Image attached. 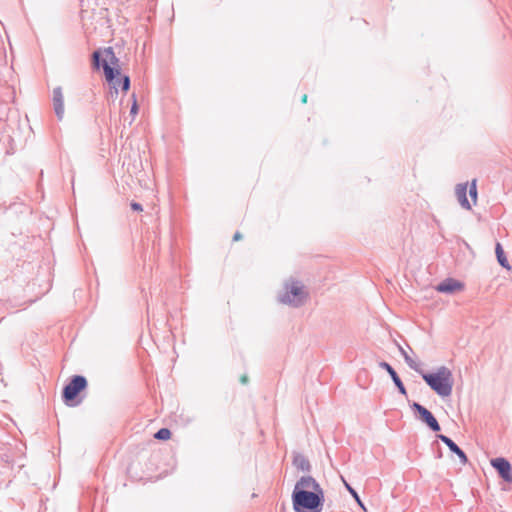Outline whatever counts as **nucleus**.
<instances>
[{
    "label": "nucleus",
    "mask_w": 512,
    "mask_h": 512,
    "mask_svg": "<svg viewBox=\"0 0 512 512\" xmlns=\"http://www.w3.org/2000/svg\"><path fill=\"white\" fill-rule=\"evenodd\" d=\"M426 384H453L452 372L446 366H439L432 371L422 369L419 373Z\"/></svg>",
    "instance_id": "obj_4"
},
{
    "label": "nucleus",
    "mask_w": 512,
    "mask_h": 512,
    "mask_svg": "<svg viewBox=\"0 0 512 512\" xmlns=\"http://www.w3.org/2000/svg\"><path fill=\"white\" fill-rule=\"evenodd\" d=\"M131 86L130 77L127 75L118 76V83H117V89L120 87L121 90L126 93L129 91Z\"/></svg>",
    "instance_id": "obj_16"
},
{
    "label": "nucleus",
    "mask_w": 512,
    "mask_h": 512,
    "mask_svg": "<svg viewBox=\"0 0 512 512\" xmlns=\"http://www.w3.org/2000/svg\"><path fill=\"white\" fill-rule=\"evenodd\" d=\"M399 350H400L401 354L403 355L407 365L410 368L414 369L416 372L420 373V371L423 369L422 368L423 364L418 363L415 359H413L411 357V355H409L408 352L406 350H404L401 346H399Z\"/></svg>",
    "instance_id": "obj_14"
},
{
    "label": "nucleus",
    "mask_w": 512,
    "mask_h": 512,
    "mask_svg": "<svg viewBox=\"0 0 512 512\" xmlns=\"http://www.w3.org/2000/svg\"><path fill=\"white\" fill-rule=\"evenodd\" d=\"M410 408L413 410L415 417L425 423L433 432H439L441 426L435 416L426 407L418 402L410 403Z\"/></svg>",
    "instance_id": "obj_6"
},
{
    "label": "nucleus",
    "mask_w": 512,
    "mask_h": 512,
    "mask_svg": "<svg viewBox=\"0 0 512 512\" xmlns=\"http://www.w3.org/2000/svg\"><path fill=\"white\" fill-rule=\"evenodd\" d=\"M379 367L385 369L390 374L393 384H403L401 378L389 363L382 361L379 363Z\"/></svg>",
    "instance_id": "obj_15"
},
{
    "label": "nucleus",
    "mask_w": 512,
    "mask_h": 512,
    "mask_svg": "<svg viewBox=\"0 0 512 512\" xmlns=\"http://www.w3.org/2000/svg\"><path fill=\"white\" fill-rule=\"evenodd\" d=\"M285 288V294L279 298L281 303L288 304L293 307H300L304 304L307 298V293L304 291V286L300 282H292L290 286L286 284Z\"/></svg>",
    "instance_id": "obj_3"
},
{
    "label": "nucleus",
    "mask_w": 512,
    "mask_h": 512,
    "mask_svg": "<svg viewBox=\"0 0 512 512\" xmlns=\"http://www.w3.org/2000/svg\"><path fill=\"white\" fill-rule=\"evenodd\" d=\"M65 384H87V379L83 375H73Z\"/></svg>",
    "instance_id": "obj_20"
},
{
    "label": "nucleus",
    "mask_w": 512,
    "mask_h": 512,
    "mask_svg": "<svg viewBox=\"0 0 512 512\" xmlns=\"http://www.w3.org/2000/svg\"><path fill=\"white\" fill-rule=\"evenodd\" d=\"M92 66L94 69L103 68L108 84H114L120 76L119 58L116 57L112 47L97 49L92 53Z\"/></svg>",
    "instance_id": "obj_2"
},
{
    "label": "nucleus",
    "mask_w": 512,
    "mask_h": 512,
    "mask_svg": "<svg viewBox=\"0 0 512 512\" xmlns=\"http://www.w3.org/2000/svg\"><path fill=\"white\" fill-rule=\"evenodd\" d=\"M117 83H118V81H115L114 84H109L110 88H111V91L109 93V97L111 99H115L117 97V95H118Z\"/></svg>",
    "instance_id": "obj_22"
},
{
    "label": "nucleus",
    "mask_w": 512,
    "mask_h": 512,
    "mask_svg": "<svg viewBox=\"0 0 512 512\" xmlns=\"http://www.w3.org/2000/svg\"><path fill=\"white\" fill-rule=\"evenodd\" d=\"M437 438L441 440L452 453L459 457L461 464L465 465L468 463V457L466 453L450 437L443 434H438Z\"/></svg>",
    "instance_id": "obj_8"
},
{
    "label": "nucleus",
    "mask_w": 512,
    "mask_h": 512,
    "mask_svg": "<svg viewBox=\"0 0 512 512\" xmlns=\"http://www.w3.org/2000/svg\"><path fill=\"white\" fill-rule=\"evenodd\" d=\"M130 206H131V209H132L133 211H136V212H141V211H143V207H142V205H141L140 203H138V202H134V201H133V202H131Z\"/></svg>",
    "instance_id": "obj_23"
},
{
    "label": "nucleus",
    "mask_w": 512,
    "mask_h": 512,
    "mask_svg": "<svg viewBox=\"0 0 512 512\" xmlns=\"http://www.w3.org/2000/svg\"><path fill=\"white\" fill-rule=\"evenodd\" d=\"M85 2H87V6L90 5L91 0H81V6H85ZM92 2H95V0H92Z\"/></svg>",
    "instance_id": "obj_28"
},
{
    "label": "nucleus",
    "mask_w": 512,
    "mask_h": 512,
    "mask_svg": "<svg viewBox=\"0 0 512 512\" xmlns=\"http://www.w3.org/2000/svg\"><path fill=\"white\" fill-rule=\"evenodd\" d=\"M469 195L474 203H476L477 200V187H476V180H473L471 182L470 188H469Z\"/></svg>",
    "instance_id": "obj_21"
},
{
    "label": "nucleus",
    "mask_w": 512,
    "mask_h": 512,
    "mask_svg": "<svg viewBox=\"0 0 512 512\" xmlns=\"http://www.w3.org/2000/svg\"><path fill=\"white\" fill-rule=\"evenodd\" d=\"M495 253H496L497 261L500 264V266L505 268V269H507V270H510L511 266H510V264H509V262H508V260H507V258L505 256L503 247H502V245L499 242L496 243Z\"/></svg>",
    "instance_id": "obj_13"
},
{
    "label": "nucleus",
    "mask_w": 512,
    "mask_h": 512,
    "mask_svg": "<svg viewBox=\"0 0 512 512\" xmlns=\"http://www.w3.org/2000/svg\"><path fill=\"white\" fill-rule=\"evenodd\" d=\"M399 393L407 395L406 386H397Z\"/></svg>",
    "instance_id": "obj_25"
},
{
    "label": "nucleus",
    "mask_w": 512,
    "mask_h": 512,
    "mask_svg": "<svg viewBox=\"0 0 512 512\" xmlns=\"http://www.w3.org/2000/svg\"><path fill=\"white\" fill-rule=\"evenodd\" d=\"M133 98H135V95L133 94ZM138 113V104L136 102V99H134L133 104L130 109V114L136 115Z\"/></svg>",
    "instance_id": "obj_24"
},
{
    "label": "nucleus",
    "mask_w": 512,
    "mask_h": 512,
    "mask_svg": "<svg viewBox=\"0 0 512 512\" xmlns=\"http://www.w3.org/2000/svg\"><path fill=\"white\" fill-rule=\"evenodd\" d=\"M291 500L295 512H322L325 494L315 478L302 476L294 486Z\"/></svg>",
    "instance_id": "obj_1"
},
{
    "label": "nucleus",
    "mask_w": 512,
    "mask_h": 512,
    "mask_svg": "<svg viewBox=\"0 0 512 512\" xmlns=\"http://www.w3.org/2000/svg\"><path fill=\"white\" fill-rule=\"evenodd\" d=\"M343 483L347 491L351 494V496L355 499V501L358 503L359 506H361L363 509H365L363 502L361 501L357 491L349 484L347 483L343 478Z\"/></svg>",
    "instance_id": "obj_17"
},
{
    "label": "nucleus",
    "mask_w": 512,
    "mask_h": 512,
    "mask_svg": "<svg viewBox=\"0 0 512 512\" xmlns=\"http://www.w3.org/2000/svg\"><path fill=\"white\" fill-rule=\"evenodd\" d=\"M463 287L464 285L462 282L454 278H447L437 285L436 290L441 293L452 294L456 291L462 290Z\"/></svg>",
    "instance_id": "obj_9"
},
{
    "label": "nucleus",
    "mask_w": 512,
    "mask_h": 512,
    "mask_svg": "<svg viewBox=\"0 0 512 512\" xmlns=\"http://www.w3.org/2000/svg\"><path fill=\"white\" fill-rule=\"evenodd\" d=\"M455 194L460 205L467 210L471 209L470 202L467 198V183H460L456 185Z\"/></svg>",
    "instance_id": "obj_11"
},
{
    "label": "nucleus",
    "mask_w": 512,
    "mask_h": 512,
    "mask_svg": "<svg viewBox=\"0 0 512 512\" xmlns=\"http://www.w3.org/2000/svg\"><path fill=\"white\" fill-rule=\"evenodd\" d=\"M490 463L503 481L512 483V465L506 458L497 457L491 459Z\"/></svg>",
    "instance_id": "obj_7"
},
{
    "label": "nucleus",
    "mask_w": 512,
    "mask_h": 512,
    "mask_svg": "<svg viewBox=\"0 0 512 512\" xmlns=\"http://www.w3.org/2000/svg\"><path fill=\"white\" fill-rule=\"evenodd\" d=\"M53 108L55 114L59 120H62L64 116V97L62 93L61 87H56L53 89Z\"/></svg>",
    "instance_id": "obj_10"
},
{
    "label": "nucleus",
    "mask_w": 512,
    "mask_h": 512,
    "mask_svg": "<svg viewBox=\"0 0 512 512\" xmlns=\"http://www.w3.org/2000/svg\"><path fill=\"white\" fill-rule=\"evenodd\" d=\"M88 386H63L62 399L65 405L76 407L86 398Z\"/></svg>",
    "instance_id": "obj_5"
},
{
    "label": "nucleus",
    "mask_w": 512,
    "mask_h": 512,
    "mask_svg": "<svg viewBox=\"0 0 512 512\" xmlns=\"http://www.w3.org/2000/svg\"><path fill=\"white\" fill-rule=\"evenodd\" d=\"M242 239V234L240 232H236L233 236V240L234 241H238V240H241Z\"/></svg>",
    "instance_id": "obj_26"
},
{
    "label": "nucleus",
    "mask_w": 512,
    "mask_h": 512,
    "mask_svg": "<svg viewBox=\"0 0 512 512\" xmlns=\"http://www.w3.org/2000/svg\"><path fill=\"white\" fill-rule=\"evenodd\" d=\"M293 465L303 472H310L312 469V466L310 464V461L301 453L295 452L293 454Z\"/></svg>",
    "instance_id": "obj_12"
},
{
    "label": "nucleus",
    "mask_w": 512,
    "mask_h": 512,
    "mask_svg": "<svg viewBox=\"0 0 512 512\" xmlns=\"http://www.w3.org/2000/svg\"><path fill=\"white\" fill-rule=\"evenodd\" d=\"M439 396L447 397L452 393L453 386H430Z\"/></svg>",
    "instance_id": "obj_18"
},
{
    "label": "nucleus",
    "mask_w": 512,
    "mask_h": 512,
    "mask_svg": "<svg viewBox=\"0 0 512 512\" xmlns=\"http://www.w3.org/2000/svg\"><path fill=\"white\" fill-rule=\"evenodd\" d=\"M240 382L241 384H246L248 382V376L246 374L241 375Z\"/></svg>",
    "instance_id": "obj_27"
},
{
    "label": "nucleus",
    "mask_w": 512,
    "mask_h": 512,
    "mask_svg": "<svg viewBox=\"0 0 512 512\" xmlns=\"http://www.w3.org/2000/svg\"><path fill=\"white\" fill-rule=\"evenodd\" d=\"M171 431L168 428H161L155 434L154 438L157 440H168L171 438Z\"/></svg>",
    "instance_id": "obj_19"
},
{
    "label": "nucleus",
    "mask_w": 512,
    "mask_h": 512,
    "mask_svg": "<svg viewBox=\"0 0 512 512\" xmlns=\"http://www.w3.org/2000/svg\"><path fill=\"white\" fill-rule=\"evenodd\" d=\"M301 102H302L303 104H305V103L307 102V95H306V94H304V95L302 96V98H301Z\"/></svg>",
    "instance_id": "obj_29"
},
{
    "label": "nucleus",
    "mask_w": 512,
    "mask_h": 512,
    "mask_svg": "<svg viewBox=\"0 0 512 512\" xmlns=\"http://www.w3.org/2000/svg\"><path fill=\"white\" fill-rule=\"evenodd\" d=\"M442 456L441 450L439 449L437 452V457L440 458Z\"/></svg>",
    "instance_id": "obj_30"
}]
</instances>
